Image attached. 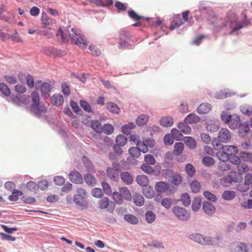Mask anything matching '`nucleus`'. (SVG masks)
Here are the masks:
<instances>
[{
	"instance_id": "nucleus-52",
	"label": "nucleus",
	"mask_w": 252,
	"mask_h": 252,
	"mask_svg": "<svg viewBox=\"0 0 252 252\" xmlns=\"http://www.w3.org/2000/svg\"><path fill=\"white\" fill-rule=\"evenodd\" d=\"M124 218L126 221L133 224H136L138 222V218L133 215H126Z\"/></svg>"
},
{
	"instance_id": "nucleus-31",
	"label": "nucleus",
	"mask_w": 252,
	"mask_h": 252,
	"mask_svg": "<svg viewBox=\"0 0 252 252\" xmlns=\"http://www.w3.org/2000/svg\"><path fill=\"white\" fill-rule=\"evenodd\" d=\"M107 110L111 113L118 114L120 112L119 106L113 102H108L106 104Z\"/></svg>"
},
{
	"instance_id": "nucleus-22",
	"label": "nucleus",
	"mask_w": 252,
	"mask_h": 252,
	"mask_svg": "<svg viewBox=\"0 0 252 252\" xmlns=\"http://www.w3.org/2000/svg\"><path fill=\"white\" fill-rule=\"evenodd\" d=\"M42 28L53 27L52 20L48 18L46 14H43L41 17Z\"/></svg>"
},
{
	"instance_id": "nucleus-24",
	"label": "nucleus",
	"mask_w": 252,
	"mask_h": 252,
	"mask_svg": "<svg viewBox=\"0 0 252 252\" xmlns=\"http://www.w3.org/2000/svg\"><path fill=\"white\" fill-rule=\"evenodd\" d=\"M224 151L230 156H234L238 152L237 148L234 145H226L222 147Z\"/></svg>"
},
{
	"instance_id": "nucleus-51",
	"label": "nucleus",
	"mask_w": 252,
	"mask_h": 252,
	"mask_svg": "<svg viewBox=\"0 0 252 252\" xmlns=\"http://www.w3.org/2000/svg\"><path fill=\"white\" fill-rule=\"evenodd\" d=\"M149 119V117L146 115H141L136 119V123L139 126L145 125Z\"/></svg>"
},
{
	"instance_id": "nucleus-62",
	"label": "nucleus",
	"mask_w": 252,
	"mask_h": 252,
	"mask_svg": "<svg viewBox=\"0 0 252 252\" xmlns=\"http://www.w3.org/2000/svg\"><path fill=\"white\" fill-rule=\"evenodd\" d=\"M128 14L130 18L135 21H138L143 18L142 16H139L134 10L131 9L128 11Z\"/></svg>"
},
{
	"instance_id": "nucleus-14",
	"label": "nucleus",
	"mask_w": 252,
	"mask_h": 252,
	"mask_svg": "<svg viewBox=\"0 0 252 252\" xmlns=\"http://www.w3.org/2000/svg\"><path fill=\"white\" fill-rule=\"evenodd\" d=\"M169 185L165 182H158L155 187L156 191L160 193L166 192L169 189Z\"/></svg>"
},
{
	"instance_id": "nucleus-60",
	"label": "nucleus",
	"mask_w": 252,
	"mask_h": 252,
	"mask_svg": "<svg viewBox=\"0 0 252 252\" xmlns=\"http://www.w3.org/2000/svg\"><path fill=\"white\" fill-rule=\"evenodd\" d=\"M240 157L242 160L245 161L252 162V153L243 152L241 154Z\"/></svg>"
},
{
	"instance_id": "nucleus-17",
	"label": "nucleus",
	"mask_w": 252,
	"mask_h": 252,
	"mask_svg": "<svg viewBox=\"0 0 252 252\" xmlns=\"http://www.w3.org/2000/svg\"><path fill=\"white\" fill-rule=\"evenodd\" d=\"M63 97L60 94H55L52 96L51 102L54 105L59 106L63 103Z\"/></svg>"
},
{
	"instance_id": "nucleus-34",
	"label": "nucleus",
	"mask_w": 252,
	"mask_h": 252,
	"mask_svg": "<svg viewBox=\"0 0 252 252\" xmlns=\"http://www.w3.org/2000/svg\"><path fill=\"white\" fill-rule=\"evenodd\" d=\"M184 149V145L182 143H176L174 145V150L173 151V154L176 156H179L182 153Z\"/></svg>"
},
{
	"instance_id": "nucleus-41",
	"label": "nucleus",
	"mask_w": 252,
	"mask_h": 252,
	"mask_svg": "<svg viewBox=\"0 0 252 252\" xmlns=\"http://www.w3.org/2000/svg\"><path fill=\"white\" fill-rule=\"evenodd\" d=\"M235 192L232 190H226L222 194V198L226 200H231L235 197Z\"/></svg>"
},
{
	"instance_id": "nucleus-63",
	"label": "nucleus",
	"mask_w": 252,
	"mask_h": 252,
	"mask_svg": "<svg viewBox=\"0 0 252 252\" xmlns=\"http://www.w3.org/2000/svg\"><path fill=\"white\" fill-rule=\"evenodd\" d=\"M89 49L91 51L92 54L94 56H98L101 53V50L96 47L94 45H90Z\"/></svg>"
},
{
	"instance_id": "nucleus-50",
	"label": "nucleus",
	"mask_w": 252,
	"mask_h": 252,
	"mask_svg": "<svg viewBox=\"0 0 252 252\" xmlns=\"http://www.w3.org/2000/svg\"><path fill=\"white\" fill-rule=\"evenodd\" d=\"M146 221L149 223L153 222L156 220L155 214L151 211H147L145 215Z\"/></svg>"
},
{
	"instance_id": "nucleus-21",
	"label": "nucleus",
	"mask_w": 252,
	"mask_h": 252,
	"mask_svg": "<svg viewBox=\"0 0 252 252\" xmlns=\"http://www.w3.org/2000/svg\"><path fill=\"white\" fill-rule=\"evenodd\" d=\"M183 24L179 15H175L172 19L170 25V30H173L175 28L179 27Z\"/></svg>"
},
{
	"instance_id": "nucleus-37",
	"label": "nucleus",
	"mask_w": 252,
	"mask_h": 252,
	"mask_svg": "<svg viewBox=\"0 0 252 252\" xmlns=\"http://www.w3.org/2000/svg\"><path fill=\"white\" fill-rule=\"evenodd\" d=\"M227 176L230 178L232 182H238L241 179L240 175L235 171H230Z\"/></svg>"
},
{
	"instance_id": "nucleus-15",
	"label": "nucleus",
	"mask_w": 252,
	"mask_h": 252,
	"mask_svg": "<svg viewBox=\"0 0 252 252\" xmlns=\"http://www.w3.org/2000/svg\"><path fill=\"white\" fill-rule=\"evenodd\" d=\"M206 128L208 131L211 132H215L217 131L219 127V122L218 120H211L207 123Z\"/></svg>"
},
{
	"instance_id": "nucleus-9",
	"label": "nucleus",
	"mask_w": 252,
	"mask_h": 252,
	"mask_svg": "<svg viewBox=\"0 0 252 252\" xmlns=\"http://www.w3.org/2000/svg\"><path fill=\"white\" fill-rule=\"evenodd\" d=\"M115 204L112 201H109L107 197L102 198L98 202V207L100 209H107L108 211L113 212L115 209Z\"/></svg>"
},
{
	"instance_id": "nucleus-61",
	"label": "nucleus",
	"mask_w": 252,
	"mask_h": 252,
	"mask_svg": "<svg viewBox=\"0 0 252 252\" xmlns=\"http://www.w3.org/2000/svg\"><path fill=\"white\" fill-rule=\"evenodd\" d=\"M92 194L96 198H100L103 195V191L100 188H95L92 190Z\"/></svg>"
},
{
	"instance_id": "nucleus-3",
	"label": "nucleus",
	"mask_w": 252,
	"mask_h": 252,
	"mask_svg": "<svg viewBox=\"0 0 252 252\" xmlns=\"http://www.w3.org/2000/svg\"><path fill=\"white\" fill-rule=\"evenodd\" d=\"M189 238L202 245H214L218 244L221 240V237H206L199 234H192Z\"/></svg>"
},
{
	"instance_id": "nucleus-29",
	"label": "nucleus",
	"mask_w": 252,
	"mask_h": 252,
	"mask_svg": "<svg viewBox=\"0 0 252 252\" xmlns=\"http://www.w3.org/2000/svg\"><path fill=\"white\" fill-rule=\"evenodd\" d=\"M217 158L221 161H227L229 160L230 157L228 155V154L226 153L225 151L221 148V150L218 151L216 153Z\"/></svg>"
},
{
	"instance_id": "nucleus-56",
	"label": "nucleus",
	"mask_w": 252,
	"mask_h": 252,
	"mask_svg": "<svg viewBox=\"0 0 252 252\" xmlns=\"http://www.w3.org/2000/svg\"><path fill=\"white\" fill-rule=\"evenodd\" d=\"M128 152L130 155L133 158H138L140 155V152L137 147L130 148L128 150Z\"/></svg>"
},
{
	"instance_id": "nucleus-25",
	"label": "nucleus",
	"mask_w": 252,
	"mask_h": 252,
	"mask_svg": "<svg viewBox=\"0 0 252 252\" xmlns=\"http://www.w3.org/2000/svg\"><path fill=\"white\" fill-rule=\"evenodd\" d=\"M119 192L124 199L127 201H130L131 200V194L127 188L122 187L120 188Z\"/></svg>"
},
{
	"instance_id": "nucleus-19",
	"label": "nucleus",
	"mask_w": 252,
	"mask_h": 252,
	"mask_svg": "<svg viewBox=\"0 0 252 252\" xmlns=\"http://www.w3.org/2000/svg\"><path fill=\"white\" fill-rule=\"evenodd\" d=\"M107 174L109 178L114 181H117L119 178V172L117 170L112 168V167H108L106 170Z\"/></svg>"
},
{
	"instance_id": "nucleus-10",
	"label": "nucleus",
	"mask_w": 252,
	"mask_h": 252,
	"mask_svg": "<svg viewBox=\"0 0 252 252\" xmlns=\"http://www.w3.org/2000/svg\"><path fill=\"white\" fill-rule=\"evenodd\" d=\"M219 141L222 143H226L231 139L229 131L227 128H221L218 135Z\"/></svg>"
},
{
	"instance_id": "nucleus-58",
	"label": "nucleus",
	"mask_w": 252,
	"mask_h": 252,
	"mask_svg": "<svg viewBox=\"0 0 252 252\" xmlns=\"http://www.w3.org/2000/svg\"><path fill=\"white\" fill-rule=\"evenodd\" d=\"M227 161L220 162L218 164V168L219 170L226 171L230 169V165L226 163Z\"/></svg>"
},
{
	"instance_id": "nucleus-53",
	"label": "nucleus",
	"mask_w": 252,
	"mask_h": 252,
	"mask_svg": "<svg viewBox=\"0 0 252 252\" xmlns=\"http://www.w3.org/2000/svg\"><path fill=\"white\" fill-rule=\"evenodd\" d=\"M0 91L6 96H9L10 95V91L7 86L3 83H0Z\"/></svg>"
},
{
	"instance_id": "nucleus-12",
	"label": "nucleus",
	"mask_w": 252,
	"mask_h": 252,
	"mask_svg": "<svg viewBox=\"0 0 252 252\" xmlns=\"http://www.w3.org/2000/svg\"><path fill=\"white\" fill-rule=\"evenodd\" d=\"M69 180L75 184H82L83 182V178L80 174L76 171H71L69 174Z\"/></svg>"
},
{
	"instance_id": "nucleus-39",
	"label": "nucleus",
	"mask_w": 252,
	"mask_h": 252,
	"mask_svg": "<svg viewBox=\"0 0 252 252\" xmlns=\"http://www.w3.org/2000/svg\"><path fill=\"white\" fill-rule=\"evenodd\" d=\"M135 127V125L133 123H128L123 126L122 127V132L126 135H128L130 133L131 130Z\"/></svg>"
},
{
	"instance_id": "nucleus-44",
	"label": "nucleus",
	"mask_w": 252,
	"mask_h": 252,
	"mask_svg": "<svg viewBox=\"0 0 252 252\" xmlns=\"http://www.w3.org/2000/svg\"><path fill=\"white\" fill-rule=\"evenodd\" d=\"M190 187L193 192L197 193L201 189V185L198 181L194 180L190 183Z\"/></svg>"
},
{
	"instance_id": "nucleus-4",
	"label": "nucleus",
	"mask_w": 252,
	"mask_h": 252,
	"mask_svg": "<svg viewBox=\"0 0 252 252\" xmlns=\"http://www.w3.org/2000/svg\"><path fill=\"white\" fill-rule=\"evenodd\" d=\"M223 122L227 124L231 129H235L240 126V120L237 115H230L226 112H223L221 115Z\"/></svg>"
},
{
	"instance_id": "nucleus-5",
	"label": "nucleus",
	"mask_w": 252,
	"mask_h": 252,
	"mask_svg": "<svg viewBox=\"0 0 252 252\" xmlns=\"http://www.w3.org/2000/svg\"><path fill=\"white\" fill-rule=\"evenodd\" d=\"M11 102L15 105L29 106L30 104V97L27 95H13L10 98Z\"/></svg>"
},
{
	"instance_id": "nucleus-27",
	"label": "nucleus",
	"mask_w": 252,
	"mask_h": 252,
	"mask_svg": "<svg viewBox=\"0 0 252 252\" xmlns=\"http://www.w3.org/2000/svg\"><path fill=\"white\" fill-rule=\"evenodd\" d=\"M133 201L134 203L138 206H141L144 203L143 196L141 194L137 193H135L133 194Z\"/></svg>"
},
{
	"instance_id": "nucleus-54",
	"label": "nucleus",
	"mask_w": 252,
	"mask_h": 252,
	"mask_svg": "<svg viewBox=\"0 0 252 252\" xmlns=\"http://www.w3.org/2000/svg\"><path fill=\"white\" fill-rule=\"evenodd\" d=\"M241 111L245 115H252V106L250 105H243L240 107Z\"/></svg>"
},
{
	"instance_id": "nucleus-20",
	"label": "nucleus",
	"mask_w": 252,
	"mask_h": 252,
	"mask_svg": "<svg viewBox=\"0 0 252 252\" xmlns=\"http://www.w3.org/2000/svg\"><path fill=\"white\" fill-rule=\"evenodd\" d=\"M212 109V106L209 103L201 104L197 108V112L199 114H205L209 113Z\"/></svg>"
},
{
	"instance_id": "nucleus-64",
	"label": "nucleus",
	"mask_w": 252,
	"mask_h": 252,
	"mask_svg": "<svg viewBox=\"0 0 252 252\" xmlns=\"http://www.w3.org/2000/svg\"><path fill=\"white\" fill-rule=\"evenodd\" d=\"M171 134L174 139H176V140L181 139L183 137V135L181 132L176 128L172 129Z\"/></svg>"
},
{
	"instance_id": "nucleus-49",
	"label": "nucleus",
	"mask_w": 252,
	"mask_h": 252,
	"mask_svg": "<svg viewBox=\"0 0 252 252\" xmlns=\"http://www.w3.org/2000/svg\"><path fill=\"white\" fill-rule=\"evenodd\" d=\"M115 141L117 145L124 146L127 143V138L124 135L119 134L116 137Z\"/></svg>"
},
{
	"instance_id": "nucleus-38",
	"label": "nucleus",
	"mask_w": 252,
	"mask_h": 252,
	"mask_svg": "<svg viewBox=\"0 0 252 252\" xmlns=\"http://www.w3.org/2000/svg\"><path fill=\"white\" fill-rule=\"evenodd\" d=\"M90 1L100 6H109L113 3L112 0H106L105 1L102 0H91Z\"/></svg>"
},
{
	"instance_id": "nucleus-28",
	"label": "nucleus",
	"mask_w": 252,
	"mask_h": 252,
	"mask_svg": "<svg viewBox=\"0 0 252 252\" xmlns=\"http://www.w3.org/2000/svg\"><path fill=\"white\" fill-rule=\"evenodd\" d=\"M160 124L164 127L171 126L173 124V119L169 116L163 117L160 119Z\"/></svg>"
},
{
	"instance_id": "nucleus-6",
	"label": "nucleus",
	"mask_w": 252,
	"mask_h": 252,
	"mask_svg": "<svg viewBox=\"0 0 252 252\" xmlns=\"http://www.w3.org/2000/svg\"><path fill=\"white\" fill-rule=\"evenodd\" d=\"M40 87V92L41 95L44 98L46 99L50 96V93L51 92V85L47 83H42V81L38 80L36 82L35 84V89L37 90Z\"/></svg>"
},
{
	"instance_id": "nucleus-46",
	"label": "nucleus",
	"mask_w": 252,
	"mask_h": 252,
	"mask_svg": "<svg viewBox=\"0 0 252 252\" xmlns=\"http://www.w3.org/2000/svg\"><path fill=\"white\" fill-rule=\"evenodd\" d=\"M186 145L190 149H194L196 147L195 140L191 137H186L185 139Z\"/></svg>"
},
{
	"instance_id": "nucleus-57",
	"label": "nucleus",
	"mask_w": 252,
	"mask_h": 252,
	"mask_svg": "<svg viewBox=\"0 0 252 252\" xmlns=\"http://www.w3.org/2000/svg\"><path fill=\"white\" fill-rule=\"evenodd\" d=\"M102 128V131L107 135L111 134L114 131V127L110 124H105Z\"/></svg>"
},
{
	"instance_id": "nucleus-43",
	"label": "nucleus",
	"mask_w": 252,
	"mask_h": 252,
	"mask_svg": "<svg viewBox=\"0 0 252 252\" xmlns=\"http://www.w3.org/2000/svg\"><path fill=\"white\" fill-rule=\"evenodd\" d=\"M113 199L115 202L118 204H122L124 202V198L120 192L115 191L112 194Z\"/></svg>"
},
{
	"instance_id": "nucleus-48",
	"label": "nucleus",
	"mask_w": 252,
	"mask_h": 252,
	"mask_svg": "<svg viewBox=\"0 0 252 252\" xmlns=\"http://www.w3.org/2000/svg\"><path fill=\"white\" fill-rule=\"evenodd\" d=\"M91 127L97 133H100L102 132V126L98 121H92L91 123Z\"/></svg>"
},
{
	"instance_id": "nucleus-59",
	"label": "nucleus",
	"mask_w": 252,
	"mask_h": 252,
	"mask_svg": "<svg viewBox=\"0 0 252 252\" xmlns=\"http://www.w3.org/2000/svg\"><path fill=\"white\" fill-rule=\"evenodd\" d=\"M141 169L146 173L149 174H152L154 173V169L150 166L149 165H147L145 163H143L141 166Z\"/></svg>"
},
{
	"instance_id": "nucleus-42",
	"label": "nucleus",
	"mask_w": 252,
	"mask_h": 252,
	"mask_svg": "<svg viewBox=\"0 0 252 252\" xmlns=\"http://www.w3.org/2000/svg\"><path fill=\"white\" fill-rule=\"evenodd\" d=\"M23 192L19 190H14L12 191V194L8 197L9 200L11 201H16L18 200L19 196L23 195Z\"/></svg>"
},
{
	"instance_id": "nucleus-1",
	"label": "nucleus",
	"mask_w": 252,
	"mask_h": 252,
	"mask_svg": "<svg viewBox=\"0 0 252 252\" xmlns=\"http://www.w3.org/2000/svg\"><path fill=\"white\" fill-rule=\"evenodd\" d=\"M56 36L60 43L67 42L70 38L71 43L83 49H85L88 45V41L85 36L75 28H71L70 30L68 29L66 31H63L59 28Z\"/></svg>"
},
{
	"instance_id": "nucleus-13",
	"label": "nucleus",
	"mask_w": 252,
	"mask_h": 252,
	"mask_svg": "<svg viewBox=\"0 0 252 252\" xmlns=\"http://www.w3.org/2000/svg\"><path fill=\"white\" fill-rule=\"evenodd\" d=\"M231 250L235 252H247L248 250L247 246L242 243L235 242L231 245Z\"/></svg>"
},
{
	"instance_id": "nucleus-2",
	"label": "nucleus",
	"mask_w": 252,
	"mask_h": 252,
	"mask_svg": "<svg viewBox=\"0 0 252 252\" xmlns=\"http://www.w3.org/2000/svg\"><path fill=\"white\" fill-rule=\"evenodd\" d=\"M32 104L30 106V110L36 117H40L42 114L46 113L47 107L40 103V97L38 93L36 91H33L31 93Z\"/></svg>"
},
{
	"instance_id": "nucleus-35",
	"label": "nucleus",
	"mask_w": 252,
	"mask_h": 252,
	"mask_svg": "<svg viewBox=\"0 0 252 252\" xmlns=\"http://www.w3.org/2000/svg\"><path fill=\"white\" fill-rule=\"evenodd\" d=\"M182 180L183 178L180 174H175L171 177L170 182L173 185L178 186L182 183Z\"/></svg>"
},
{
	"instance_id": "nucleus-30",
	"label": "nucleus",
	"mask_w": 252,
	"mask_h": 252,
	"mask_svg": "<svg viewBox=\"0 0 252 252\" xmlns=\"http://www.w3.org/2000/svg\"><path fill=\"white\" fill-rule=\"evenodd\" d=\"M199 117L195 114H190L185 119V123L189 124L195 123L199 122Z\"/></svg>"
},
{
	"instance_id": "nucleus-18",
	"label": "nucleus",
	"mask_w": 252,
	"mask_h": 252,
	"mask_svg": "<svg viewBox=\"0 0 252 252\" xmlns=\"http://www.w3.org/2000/svg\"><path fill=\"white\" fill-rule=\"evenodd\" d=\"M73 201L77 205L86 208L88 206V202L85 197L74 195Z\"/></svg>"
},
{
	"instance_id": "nucleus-45",
	"label": "nucleus",
	"mask_w": 252,
	"mask_h": 252,
	"mask_svg": "<svg viewBox=\"0 0 252 252\" xmlns=\"http://www.w3.org/2000/svg\"><path fill=\"white\" fill-rule=\"evenodd\" d=\"M85 180L86 183L89 186H94L96 184V179L94 177L90 174H86L85 176Z\"/></svg>"
},
{
	"instance_id": "nucleus-33",
	"label": "nucleus",
	"mask_w": 252,
	"mask_h": 252,
	"mask_svg": "<svg viewBox=\"0 0 252 252\" xmlns=\"http://www.w3.org/2000/svg\"><path fill=\"white\" fill-rule=\"evenodd\" d=\"M55 32V29L54 27L43 28V30L41 31V34L48 38H51L53 36Z\"/></svg>"
},
{
	"instance_id": "nucleus-26",
	"label": "nucleus",
	"mask_w": 252,
	"mask_h": 252,
	"mask_svg": "<svg viewBox=\"0 0 252 252\" xmlns=\"http://www.w3.org/2000/svg\"><path fill=\"white\" fill-rule=\"evenodd\" d=\"M136 182L139 185L146 187L149 184V180L146 175H140L137 176Z\"/></svg>"
},
{
	"instance_id": "nucleus-16",
	"label": "nucleus",
	"mask_w": 252,
	"mask_h": 252,
	"mask_svg": "<svg viewBox=\"0 0 252 252\" xmlns=\"http://www.w3.org/2000/svg\"><path fill=\"white\" fill-rule=\"evenodd\" d=\"M202 208L205 213L208 215H212L216 211L213 205L207 201L203 203Z\"/></svg>"
},
{
	"instance_id": "nucleus-23",
	"label": "nucleus",
	"mask_w": 252,
	"mask_h": 252,
	"mask_svg": "<svg viewBox=\"0 0 252 252\" xmlns=\"http://www.w3.org/2000/svg\"><path fill=\"white\" fill-rule=\"evenodd\" d=\"M121 178L122 181L126 184L130 185L133 183V177L128 172H123L121 173Z\"/></svg>"
},
{
	"instance_id": "nucleus-36",
	"label": "nucleus",
	"mask_w": 252,
	"mask_h": 252,
	"mask_svg": "<svg viewBox=\"0 0 252 252\" xmlns=\"http://www.w3.org/2000/svg\"><path fill=\"white\" fill-rule=\"evenodd\" d=\"M202 163L206 167H211L215 164V160L210 157H205L202 159Z\"/></svg>"
},
{
	"instance_id": "nucleus-40",
	"label": "nucleus",
	"mask_w": 252,
	"mask_h": 252,
	"mask_svg": "<svg viewBox=\"0 0 252 252\" xmlns=\"http://www.w3.org/2000/svg\"><path fill=\"white\" fill-rule=\"evenodd\" d=\"M180 201L185 206H189L191 202L190 197L187 193H184L182 194Z\"/></svg>"
},
{
	"instance_id": "nucleus-47",
	"label": "nucleus",
	"mask_w": 252,
	"mask_h": 252,
	"mask_svg": "<svg viewBox=\"0 0 252 252\" xmlns=\"http://www.w3.org/2000/svg\"><path fill=\"white\" fill-rule=\"evenodd\" d=\"M178 128L184 133L189 134L191 131L190 127L184 123H180L178 125Z\"/></svg>"
},
{
	"instance_id": "nucleus-32",
	"label": "nucleus",
	"mask_w": 252,
	"mask_h": 252,
	"mask_svg": "<svg viewBox=\"0 0 252 252\" xmlns=\"http://www.w3.org/2000/svg\"><path fill=\"white\" fill-rule=\"evenodd\" d=\"M201 199L200 197H195L192 203V210L194 212H197L200 208Z\"/></svg>"
},
{
	"instance_id": "nucleus-55",
	"label": "nucleus",
	"mask_w": 252,
	"mask_h": 252,
	"mask_svg": "<svg viewBox=\"0 0 252 252\" xmlns=\"http://www.w3.org/2000/svg\"><path fill=\"white\" fill-rule=\"evenodd\" d=\"M186 173L189 177H192L195 172V169L194 167L190 163L186 165L185 167Z\"/></svg>"
},
{
	"instance_id": "nucleus-11",
	"label": "nucleus",
	"mask_w": 252,
	"mask_h": 252,
	"mask_svg": "<svg viewBox=\"0 0 252 252\" xmlns=\"http://www.w3.org/2000/svg\"><path fill=\"white\" fill-rule=\"evenodd\" d=\"M43 53L47 56L52 58L59 57L61 55L60 50L51 46L44 47L43 49Z\"/></svg>"
},
{
	"instance_id": "nucleus-7",
	"label": "nucleus",
	"mask_w": 252,
	"mask_h": 252,
	"mask_svg": "<svg viewBox=\"0 0 252 252\" xmlns=\"http://www.w3.org/2000/svg\"><path fill=\"white\" fill-rule=\"evenodd\" d=\"M172 213L179 220L186 221L189 219L190 215L185 208L175 206L172 209Z\"/></svg>"
},
{
	"instance_id": "nucleus-8",
	"label": "nucleus",
	"mask_w": 252,
	"mask_h": 252,
	"mask_svg": "<svg viewBox=\"0 0 252 252\" xmlns=\"http://www.w3.org/2000/svg\"><path fill=\"white\" fill-rule=\"evenodd\" d=\"M237 16L236 14L230 11L226 13V16L222 22V25L219 27L222 29L227 26L232 27L233 25L237 22Z\"/></svg>"
}]
</instances>
